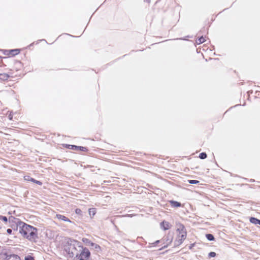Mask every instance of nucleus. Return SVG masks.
Wrapping results in <instances>:
<instances>
[{
    "label": "nucleus",
    "mask_w": 260,
    "mask_h": 260,
    "mask_svg": "<svg viewBox=\"0 0 260 260\" xmlns=\"http://www.w3.org/2000/svg\"><path fill=\"white\" fill-rule=\"evenodd\" d=\"M188 182L191 184H197L199 183V181L197 180H188Z\"/></svg>",
    "instance_id": "obj_22"
},
{
    "label": "nucleus",
    "mask_w": 260,
    "mask_h": 260,
    "mask_svg": "<svg viewBox=\"0 0 260 260\" xmlns=\"http://www.w3.org/2000/svg\"><path fill=\"white\" fill-rule=\"evenodd\" d=\"M24 260H35V258L31 255H27L25 257Z\"/></svg>",
    "instance_id": "obj_24"
},
{
    "label": "nucleus",
    "mask_w": 260,
    "mask_h": 260,
    "mask_svg": "<svg viewBox=\"0 0 260 260\" xmlns=\"http://www.w3.org/2000/svg\"><path fill=\"white\" fill-rule=\"evenodd\" d=\"M194 245H195V244H194V243L191 244L190 245L189 247V248L190 249H191L193 247V246H194Z\"/></svg>",
    "instance_id": "obj_29"
},
{
    "label": "nucleus",
    "mask_w": 260,
    "mask_h": 260,
    "mask_svg": "<svg viewBox=\"0 0 260 260\" xmlns=\"http://www.w3.org/2000/svg\"><path fill=\"white\" fill-rule=\"evenodd\" d=\"M89 214L91 217H92L96 213L95 209V208H90L88 210Z\"/></svg>",
    "instance_id": "obj_19"
},
{
    "label": "nucleus",
    "mask_w": 260,
    "mask_h": 260,
    "mask_svg": "<svg viewBox=\"0 0 260 260\" xmlns=\"http://www.w3.org/2000/svg\"><path fill=\"white\" fill-rule=\"evenodd\" d=\"M168 245H165L164 246H163L162 248H160L159 250H161L164 248H165L166 247H167Z\"/></svg>",
    "instance_id": "obj_30"
},
{
    "label": "nucleus",
    "mask_w": 260,
    "mask_h": 260,
    "mask_svg": "<svg viewBox=\"0 0 260 260\" xmlns=\"http://www.w3.org/2000/svg\"><path fill=\"white\" fill-rule=\"evenodd\" d=\"M45 41V39H43V40H40V41Z\"/></svg>",
    "instance_id": "obj_32"
},
{
    "label": "nucleus",
    "mask_w": 260,
    "mask_h": 260,
    "mask_svg": "<svg viewBox=\"0 0 260 260\" xmlns=\"http://www.w3.org/2000/svg\"><path fill=\"white\" fill-rule=\"evenodd\" d=\"M206 237L210 241H213L215 240L214 236L211 234H206Z\"/></svg>",
    "instance_id": "obj_17"
},
{
    "label": "nucleus",
    "mask_w": 260,
    "mask_h": 260,
    "mask_svg": "<svg viewBox=\"0 0 260 260\" xmlns=\"http://www.w3.org/2000/svg\"><path fill=\"white\" fill-rule=\"evenodd\" d=\"M78 250L74 245L70 244L68 247H66L64 250L71 257H75L79 260H88L90 256V252L88 249L82 246H78Z\"/></svg>",
    "instance_id": "obj_1"
},
{
    "label": "nucleus",
    "mask_w": 260,
    "mask_h": 260,
    "mask_svg": "<svg viewBox=\"0 0 260 260\" xmlns=\"http://www.w3.org/2000/svg\"><path fill=\"white\" fill-rule=\"evenodd\" d=\"M186 235H187L186 232L179 233V234L177 235V237H178V238L181 239L182 241H183L186 238Z\"/></svg>",
    "instance_id": "obj_15"
},
{
    "label": "nucleus",
    "mask_w": 260,
    "mask_h": 260,
    "mask_svg": "<svg viewBox=\"0 0 260 260\" xmlns=\"http://www.w3.org/2000/svg\"><path fill=\"white\" fill-rule=\"evenodd\" d=\"M177 225V231L179 233L186 232L185 226H184L183 224L179 223Z\"/></svg>",
    "instance_id": "obj_10"
},
{
    "label": "nucleus",
    "mask_w": 260,
    "mask_h": 260,
    "mask_svg": "<svg viewBox=\"0 0 260 260\" xmlns=\"http://www.w3.org/2000/svg\"><path fill=\"white\" fill-rule=\"evenodd\" d=\"M56 217L59 220L64 221H67L69 222H72V221L70 220V219H69L68 217H67L66 216H65L64 215H62L61 214H56Z\"/></svg>",
    "instance_id": "obj_9"
},
{
    "label": "nucleus",
    "mask_w": 260,
    "mask_h": 260,
    "mask_svg": "<svg viewBox=\"0 0 260 260\" xmlns=\"http://www.w3.org/2000/svg\"><path fill=\"white\" fill-rule=\"evenodd\" d=\"M160 227L164 230L166 231L170 229L171 225L169 222L164 220L160 223Z\"/></svg>",
    "instance_id": "obj_8"
},
{
    "label": "nucleus",
    "mask_w": 260,
    "mask_h": 260,
    "mask_svg": "<svg viewBox=\"0 0 260 260\" xmlns=\"http://www.w3.org/2000/svg\"><path fill=\"white\" fill-rule=\"evenodd\" d=\"M146 1L149 3L150 2V0H146Z\"/></svg>",
    "instance_id": "obj_31"
},
{
    "label": "nucleus",
    "mask_w": 260,
    "mask_h": 260,
    "mask_svg": "<svg viewBox=\"0 0 260 260\" xmlns=\"http://www.w3.org/2000/svg\"><path fill=\"white\" fill-rule=\"evenodd\" d=\"M249 221L252 224H254L255 225H256V224L259 225L260 220L257 219V218H255L254 217H251L249 218Z\"/></svg>",
    "instance_id": "obj_13"
},
{
    "label": "nucleus",
    "mask_w": 260,
    "mask_h": 260,
    "mask_svg": "<svg viewBox=\"0 0 260 260\" xmlns=\"http://www.w3.org/2000/svg\"><path fill=\"white\" fill-rule=\"evenodd\" d=\"M64 147L69 149L76 150V151H80L83 152H86L88 151V148L86 147L76 146L75 145H70V144H63Z\"/></svg>",
    "instance_id": "obj_4"
},
{
    "label": "nucleus",
    "mask_w": 260,
    "mask_h": 260,
    "mask_svg": "<svg viewBox=\"0 0 260 260\" xmlns=\"http://www.w3.org/2000/svg\"><path fill=\"white\" fill-rule=\"evenodd\" d=\"M83 242L86 245L92 247L93 249H95V250L98 252L101 250V247L99 245L91 242L90 240L88 239L83 238Z\"/></svg>",
    "instance_id": "obj_5"
},
{
    "label": "nucleus",
    "mask_w": 260,
    "mask_h": 260,
    "mask_svg": "<svg viewBox=\"0 0 260 260\" xmlns=\"http://www.w3.org/2000/svg\"><path fill=\"white\" fill-rule=\"evenodd\" d=\"M9 53L7 54L8 55H11L12 56H14L20 52V49H11L10 50L7 51Z\"/></svg>",
    "instance_id": "obj_11"
},
{
    "label": "nucleus",
    "mask_w": 260,
    "mask_h": 260,
    "mask_svg": "<svg viewBox=\"0 0 260 260\" xmlns=\"http://www.w3.org/2000/svg\"><path fill=\"white\" fill-rule=\"evenodd\" d=\"M172 242V239L169 241V243H170Z\"/></svg>",
    "instance_id": "obj_33"
},
{
    "label": "nucleus",
    "mask_w": 260,
    "mask_h": 260,
    "mask_svg": "<svg viewBox=\"0 0 260 260\" xmlns=\"http://www.w3.org/2000/svg\"><path fill=\"white\" fill-rule=\"evenodd\" d=\"M0 220H2L5 223H7V222L9 221V219L6 216L0 215Z\"/></svg>",
    "instance_id": "obj_21"
},
{
    "label": "nucleus",
    "mask_w": 260,
    "mask_h": 260,
    "mask_svg": "<svg viewBox=\"0 0 260 260\" xmlns=\"http://www.w3.org/2000/svg\"><path fill=\"white\" fill-rule=\"evenodd\" d=\"M75 213L76 214H79L81 213V210L80 209L77 208L75 210Z\"/></svg>",
    "instance_id": "obj_26"
},
{
    "label": "nucleus",
    "mask_w": 260,
    "mask_h": 260,
    "mask_svg": "<svg viewBox=\"0 0 260 260\" xmlns=\"http://www.w3.org/2000/svg\"><path fill=\"white\" fill-rule=\"evenodd\" d=\"M7 232L8 234H11L12 233V230L11 229H8L7 230Z\"/></svg>",
    "instance_id": "obj_27"
},
{
    "label": "nucleus",
    "mask_w": 260,
    "mask_h": 260,
    "mask_svg": "<svg viewBox=\"0 0 260 260\" xmlns=\"http://www.w3.org/2000/svg\"><path fill=\"white\" fill-rule=\"evenodd\" d=\"M207 157L206 152H202L199 154V158L202 159H205Z\"/></svg>",
    "instance_id": "obj_20"
},
{
    "label": "nucleus",
    "mask_w": 260,
    "mask_h": 260,
    "mask_svg": "<svg viewBox=\"0 0 260 260\" xmlns=\"http://www.w3.org/2000/svg\"><path fill=\"white\" fill-rule=\"evenodd\" d=\"M183 241H182L181 239H180L179 238H178L177 237V239L174 241V246L176 247L178 246H179L180 244L182 243Z\"/></svg>",
    "instance_id": "obj_18"
},
{
    "label": "nucleus",
    "mask_w": 260,
    "mask_h": 260,
    "mask_svg": "<svg viewBox=\"0 0 260 260\" xmlns=\"http://www.w3.org/2000/svg\"><path fill=\"white\" fill-rule=\"evenodd\" d=\"M133 216H134V215H133V214H126V215H124L123 216H124V217H133Z\"/></svg>",
    "instance_id": "obj_28"
},
{
    "label": "nucleus",
    "mask_w": 260,
    "mask_h": 260,
    "mask_svg": "<svg viewBox=\"0 0 260 260\" xmlns=\"http://www.w3.org/2000/svg\"><path fill=\"white\" fill-rule=\"evenodd\" d=\"M22 236L28 240L32 241L38 238V229L23 222L19 231Z\"/></svg>",
    "instance_id": "obj_2"
},
{
    "label": "nucleus",
    "mask_w": 260,
    "mask_h": 260,
    "mask_svg": "<svg viewBox=\"0 0 260 260\" xmlns=\"http://www.w3.org/2000/svg\"><path fill=\"white\" fill-rule=\"evenodd\" d=\"M1 57L0 56V58H1Z\"/></svg>",
    "instance_id": "obj_34"
},
{
    "label": "nucleus",
    "mask_w": 260,
    "mask_h": 260,
    "mask_svg": "<svg viewBox=\"0 0 260 260\" xmlns=\"http://www.w3.org/2000/svg\"><path fill=\"white\" fill-rule=\"evenodd\" d=\"M10 77V76L6 73L0 74V80L2 81L7 80Z\"/></svg>",
    "instance_id": "obj_14"
},
{
    "label": "nucleus",
    "mask_w": 260,
    "mask_h": 260,
    "mask_svg": "<svg viewBox=\"0 0 260 260\" xmlns=\"http://www.w3.org/2000/svg\"><path fill=\"white\" fill-rule=\"evenodd\" d=\"M205 42V39L203 36H201L197 39L196 42L197 44H201Z\"/></svg>",
    "instance_id": "obj_16"
},
{
    "label": "nucleus",
    "mask_w": 260,
    "mask_h": 260,
    "mask_svg": "<svg viewBox=\"0 0 260 260\" xmlns=\"http://www.w3.org/2000/svg\"><path fill=\"white\" fill-rule=\"evenodd\" d=\"M24 178L25 180L31 181L32 182L35 183L39 185H42V182L41 181L37 180L35 179L34 178H31L29 176H25Z\"/></svg>",
    "instance_id": "obj_7"
},
{
    "label": "nucleus",
    "mask_w": 260,
    "mask_h": 260,
    "mask_svg": "<svg viewBox=\"0 0 260 260\" xmlns=\"http://www.w3.org/2000/svg\"><path fill=\"white\" fill-rule=\"evenodd\" d=\"M160 242V240H156L154 243H152L153 246H155L157 244H158Z\"/></svg>",
    "instance_id": "obj_25"
},
{
    "label": "nucleus",
    "mask_w": 260,
    "mask_h": 260,
    "mask_svg": "<svg viewBox=\"0 0 260 260\" xmlns=\"http://www.w3.org/2000/svg\"><path fill=\"white\" fill-rule=\"evenodd\" d=\"M6 257L4 260H21L20 256L17 254H6Z\"/></svg>",
    "instance_id": "obj_6"
},
{
    "label": "nucleus",
    "mask_w": 260,
    "mask_h": 260,
    "mask_svg": "<svg viewBox=\"0 0 260 260\" xmlns=\"http://www.w3.org/2000/svg\"><path fill=\"white\" fill-rule=\"evenodd\" d=\"M170 204L172 207H181V204L177 201L171 200L169 201Z\"/></svg>",
    "instance_id": "obj_12"
},
{
    "label": "nucleus",
    "mask_w": 260,
    "mask_h": 260,
    "mask_svg": "<svg viewBox=\"0 0 260 260\" xmlns=\"http://www.w3.org/2000/svg\"><path fill=\"white\" fill-rule=\"evenodd\" d=\"M9 222L10 226L14 231L20 230V226L23 223L20 219L16 218L13 216H11L9 218Z\"/></svg>",
    "instance_id": "obj_3"
},
{
    "label": "nucleus",
    "mask_w": 260,
    "mask_h": 260,
    "mask_svg": "<svg viewBox=\"0 0 260 260\" xmlns=\"http://www.w3.org/2000/svg\"><path fill=\"white\" fill-rule=\"evenodd\" d=\"M216 255V253L215 252L211 251L208 253V257L209 258L214 257Z\"/></svg>",
    "instance_id": "obj_23"
}]
</instances>
